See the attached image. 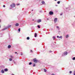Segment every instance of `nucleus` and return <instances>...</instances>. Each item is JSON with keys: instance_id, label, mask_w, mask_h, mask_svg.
I'll return each instance as SVG.
<instances>
[{"instance_id": "f257e3e1", "label": "nucleus", "mask_w": 75, "mask_h": 75, "mask_svg": "<svg viewBox=\"0 0 75 75\" xmlns=\"http://www.w3.org/2000/svg\"><path fill=\"white\" fill-rule=\"evenodd\" d=\"M11 6L12 7H15V4H13L11 5Z\"/></svg>"}, {"instance_id": "f03ea898", "label": "nucleus", "mask_w": 75, "mask_h": 75, "mask_svg": "<svg viewBox=\"0 0 75 75\" xmlns=\"http://www.w3.org/2000/svg\"><path fill=\"white\" fill-rule=\"evenodd\" d=\"M34 62H37V59H34Z\"/></svg>"}, {"instance_id": "7ed1b4c3", "label": "nucleus", "mask_w": 75, "mask_h": 75, "mask_svg": "<svg viewBox=\"0 0 75 75\" xmlns=\"http://www.w3.org/2000/svg\"><path fill=\"white\" fill-rule=\"evenodd\" d=\"M57 18H55L54 20V22H55V23H56V22H57Z\"/></svg>"}, {"instance_id": "20e7f679", "label": "nucleus", "mask_w": 75, "mask_h": 75, "mask_svg": "<svg viewBox=\"0 0 75 75\" xmlns=\"http://www.w3.org/2000/svg\"><path fill=\"white\" fill-rule=\"evenodd\" d=\"M64 55H67V54H68V53L67 52H65L64 53Z\"/></svg>"}, {"instance_id": "39448f33", "label": "nucleus", "mask_w": 75, "mask_h": 75, "mask_svg": "<svg viewBox=\"0 0 75 75\" xmlns=\"http://www.w3.org/2000/svg\"><path fill=\"white\" fill-rule=\"evenodd\" d=\"M41 21V19H40L37 21V23H40Z\"/></svg>"}, {"instance_id": "423d86ee", "label": "nucleus", "mask_w": 75, "mask_h": 75, "mask_svg": "<svg viewBox=\"0 0 75 75\" xmlns=\"http://www.w3.org/2000/svg\"><path fill=\"white\" fill-rule=\"evenodd\" d=\"M49 14L50 15H52V14H53V13L52 12L50 11V12Z\"/></svg>"}, {"instance_id": "0eeeda50", "label": "nucleus", "mask_w": 75, "mask_h": 75, "mask_svg": "<svg viewBox=\"0 0 75 75\" xmlns=\"http://www.w3.org/2000/svg\"><path fill=\"white\" fill-rule=\"evenodd\" d=\"M11 45H9L8 47V48L10 49V48H11Z\"/></svg>"}, {"instance_id": "6e6552de", "label": "nucleus", "mask_w": 75, "mask_h": 75, "mask_svg": "<svg viewBox=\"0 0 75 75\" xmlns=\"http://www.w3.org/2000/svg\"><path fill=\"white\" fill-rule=\"evenodd\" d=\"M42 4H45V2H44V1H42Z\"/></svg>"}, {"instance_id": "1a4fd4ad", "label": "nucleus", "mask_w": 75, "mask_h": 75, "mask_svg": "<svg viewBox=\"0 0 75 75\" xmlns=\"http://www.w3.org/2000/svg\"><path fill=\"white\" fill-rule=\"evenodd\" d=\"M15 25H16V26H18L19 25V24L18 23H16L15 24Z\"/></svg>"}, {"instance_id": "9d476101", "label": "nucleus", "mask_w": 75, "mask_h": 75, "mask_svg": "<svg viewBox=\"0 0 75 75\" xmlns=\"http://www.w3.org/2000/svg\"><path fill=\"white\" fill-rule=\"evenodd\" d=\"M4 71H5L6 72L8 71V69H4Z\"/></svg>"}, {"instance_id": "9b49d317", "label": "nucleus", "mask_w": 75, "mask_h": 75, "mask_svg": "<svg viewBox=\"0 0 75 75\" xmlns=\"http://www.w3.org/2000/svg\"><path fill=\"white\" fill-rule=\"evenodd\" d=\"M37 33L35 34V37H37Z\"/></svg>"}, {"instance_id": "f8f14e48", "label": "nucleus", "mask_w": 75, "mask_h": 75, "mask_svg": "<svg viewBox=\"0 0 75 75\" xmlns=\"http://www.w3.org/2000/svg\"><path fill=\"white\" fill-rule=\"evenodd\" d=\"M26 38L28 40H30V38L29 37H27Z\"/></svg>"}, {"instance_id": "ddd939ff", "label": "nucleus", "mask_w": 75, "mask_h": 75, "mask_svg": "<svg viewBox=\"0 0 75 75\" xmlns=\"http://www.w3.org/2000/svg\"><path fill=\"white\" fill-rule=\"evenodd\" d=\"M44 72H47V70L45 69H44Z\"/></svg>"}, {"instance_id": "4468645a", "label": "nucleus", "mask_w": 75, "mask_h": 75, "mask_svg": "<svg viewBox=\"0 0 75 75\" xmlns=\"http://www.w3.org/2000/svg\"><path fill=\"white\" fill-rule=\"evenodd\" d=\"M1 72L2 73H4V70H2L1 71Z\"/></svg>"}, {"instance_id": "2eb2a0df", "label": "nucleus", "mask_w": 75, "mask_h": 75, "mask_svg": "<svg viewBox=\"0 0 75 75\" xmlns=\"http://www.w3.org/2000/svg\"><path fill=\"white\" fill-rule=\"evenodd\" d=\"M9 61H12V59H11V58H10L9 59Z\"/></svg>"}, {"instance_id": "dca6fc26", "label": "nucleus", "mask_w": 75, "mask_h": 75, "mask_svg": "<svg viewBox=\"0 0 75 75\" xmlns=\"http://www.w3.org/2000/svg\"><path fill=\"white\" fill-rule=\"evenodd\" d=\"M57 3L58 4H59L60 3V2L59 1H58L57 2Z\"/></svg>"}, {"instance_id": "f3484780", "label": "nucleus", "mask_w": 75, "mask_h": 75, "mask_svg": "<svg viewBox=\"0 0 75 75\" xmlns=\"http://www.w3.org/2000/svg\"><path fill=\"white\" fill-rule=\"evenodd\" d=\"M10 57H11V58H13V57H14L12 56H11Z\"/></svg>"}, {"instance_id": "a211bd4d", "label": "nucleus", "mask_w": 75, "mask_h": 75, "mask_svg": "<svg viewBox=\"0 0 75 75\" xmlns=\"http://www.w3.org/2000/svg\"><path fill=\"white\" fill-rule=\"evenodd\" d=\"M38 27L39 28H40V26H39V25H38Z\"/></svg>"}, {"instance_id": "6ab92c4d", "label": "nucleus", "mask_w": 75, "mask_h": 75, "mask_svg": "<svg viewBox=\"0 0 75 75\" xmlns=\"http://www.w3.org/2000/svg\"><path fill=\"white\" fill-rule=\"evenodd\" d=\"M20 28H19L18 29V31H19V32H20Z\"/></svg>"}, {"instance_id": "aec40b11", "label": "nucleus", "mask_w": 75, "mask_h": 75, "mask_svg": "<svg viewBox=\"0 0 75 75\" xmlns=\"http://www.w3.org/2000/svg\"><path fill=\"white\" fill-rule=\"evenodd\" d=\"M73 60H75V57H73Z\"/></svg>"}, {"instance_id": "412c9836", "label": "nucleus", "mask_w": 75, "mask_h": 75, "mask_svg": "<svg viewBox=\"0 0 75 75\" xmlns=\"http://www.w3.org/2000/svg\"><path fill=\"white\" fill-rule=\"evenodd\" d=\"M31 64H32V63L31 62L29 63V65H31Z\"/></svg>"}, {"instance_id": "4be33fe9", "label": "nucleus", "mask_w": 75, "mask_h": 75, "mask_svg": "<svg viewBox=\"0 0 75 75\" xmlns=\"http://www.w3.org/2000/svg\"><path fill=\"white\" fill-rule=\"evenodd\" d=\"M53 40H54V39H55V37H53Z\"/></svg>"}, {"instance_id": "5701e85b", "label": "nucleus", "mask_w": 75, "mask_h": 75, "mask_svg": "<svg viewBox=\"0 0 75 75\" xmlns=\"http://www.w3.org/2000/svg\"><path fill=\"white\" fill-rule=\"evenodd\" d=\"M68 35H67L66 36V38H68Z\"/></svg>"}, {"instance_id": "b1692460", "label": "nucleus", "mask_w": 75, "mask_h": 75, "mask_svg": "<svg viewBox=\"0 0 75 75\" xmlns=\"http://www.w3.org/2000/svg\"><path fill=\"white\" fill-rule=\"evenodd\" d=\"M59 38H62V36H60L59 37Z\"/></svg>"}, {"instance_id": "393cba45", "label": "nucleus", "mask_w": 75, "mask_h": 75, "mask_svg": "<svg viewBox=\"0 0 75 75\" xmlns=\"http://www.w3.org/2000/svg\"><path fill=\"white\" fill-rule=\"evenodd\" d=\"M69 73H70V74H71V73H72V71H70V72H69Z\"/></svg>"}, {"instance_id": "a878e982", "label": "nucleus", "mask_w": 75, "mask_h": 75, "mask_svg": "<svg viewBox=\"0 0 75 75\" xmlns=\"http://www.w3.org/2000/svg\"><path fill=\"white\" fill-rule=\"evenodd\" d=\"M17 6H18V5H20V4H17Z\"/></svg>"}, {"instance_id": "bb28decb", "label": "nucleus", "mask_w": 75, "mask_h": 75, "mask_svg": "<svg viewBox=\"0 0 75 75\" xmlns=\"http://www.w3.org/2000/svg\"><path fill=\"white\" fill-rule=\"evenodd\" d=\"M35 64H34L33 67H35Z\"/></svg>"}, {"instance_id": "cd10ccee", "label": "nucleus", "mask_w": 75, "mask_h": 75, "mask_svg": "<svg viewBox=\"0 0 75 75\" xmlns=\"http://www.w3.org/2000/svg\"><path fill=\"white\" fill-rule=\"evenodd\" d=\"M57 28H59V27H58V26H57Z\"/></svg>"}, {"instance_id": "c85d7f7f", "label": "nucleus", "mask_w": 75, "mask_h": 75, "mask_svg": "<svg viewBox=\"0 0 75 75\" xmlns=\"http://www.w3.org/2000/svg\"><path fill=\"white\" fill-rule=\"evenodd\" d=\"M3 7H5L6 6H5V5H3Z\"/></svg>"}, {"instance_id": "c756f323", "label": "nucleus", "mask_w": 75, "mask_h": 75, "mask_svg": "<svg viewBox=\"0 0 75 75\" xmlns=\"http://www.w3.org/2000/svg\"><path fill=\"white\" fill-rule=\"evenodd\" d=\"M74 75H75V72H74Z\"/></svg>"}, {"instance_id": "7c9ffc66", "label": "nucleus", "mask_w": 75, "mask_h": 75, "mask_svg": "<svg viewBox=\"0 0 75 75\" xmlns=\"http://www.w3.org/2000/svg\"><path fill=\"white\" fill-rule=\"evenodd\" d=\"M62 13L60 14V16H62Z\"/></svg>"}, {"instance_id": "2f4dec72", "label": "nucleus", "mask_w": 75, "mask_h": 75, "mask_svg": "<svg viewBox=\"0 0 75 75\" xmlns=\"http://www.w3.org/2000/svg\"><path fill=\"white\" fill-rule=\"evenodd\" d=\"M57 38H58V37H59V36H57Z\"/></svg>"}, {"instance_id": "473e14b6", "label": "nucleus", "mask_w": 75, "mask_h": 75, "mask_svg": "<svg viewBox=\"0 0 75 75\" xmlns=\"http://www.w3.org/2000/svg\"><path fill=\"white\" fill-rule=\"evenodd\" d=\"M17 52H15V54H17Z\"/></svg>"}, {"instance_id": "72a5a7b5", "label": "nucleus", "mask_w": 75, "mask_h": 75, "mask_svg": "<svg viewBox=\"0 0 75 75\" xmlns=\"http://www.w3.org/2000/svg\"><path fill=\"white\" fill-rule=\"evenodd\" d=\"M31 52H33V51H32V50H31Z\"/></svg>"}, {"instance_id": "f704fd0d", "label": "nucleus", "mask_w": 75, "mask_h": 75, "mask_svg": "<svg viewBox=\"0 0 75 75\" xmlns=\"http://www.w3.org/2000/svg\"><path fill=\"white\" fill-rule=\"evenodd\" d=\"M23 55V53H22V54H21V55Z\"/></svg>"}, {"instance_id": "c9c22d12", "label": "nucleus", "mask_w": 75, "mask_h": 75, "mask_svg": "<svg viewBox=\"0 0 75 75\" xmlns=\"http://www.w3.org/2000/svg\"><path fill=\"white\" fill-rule=\"evenodd\" d=\"M52 75H54V74H52Z\"/></svg>"}, {"instance_id": "e433bc0d", "label": "nucleus", "mask_w": 75, "mask_h": 75, "mask_svg": "<svg viewBox=\"0 0 75 75\" xmlns=\"http://www.w3.org/2000/svg\"><path fill=\"white\" fill-rule=\"evenodd\" d=\"M55 1H57V0H54Z\"/></svg>"}, {"instance_id": "4c0bfd02", "label": "nucleus", "mask_w": 75, "mask_h": 75, "mask_svg": "<svg viewBox=\"0 0 75 75\" xmlns=\"http://www.w3.org/2000/svg\"><path fill=\"white\" fill-rule=\"evenodd\" d=\"M32 11H33V10H32Z\"/></svg>"}, {"instance_id": "58836bf2", "label": "nucleus", "mask_w": 75, "mask_h": 75, "mask_svg": "<svg viewBox=\"0 0 75 75\" xmlns=\"http://www.w3.org/2000/svg\"><path fill=\"white\" fill-rule=\"evenodd\" d=\"M10 27H11V25H10Z\"/></svg>"}]
</instances>
